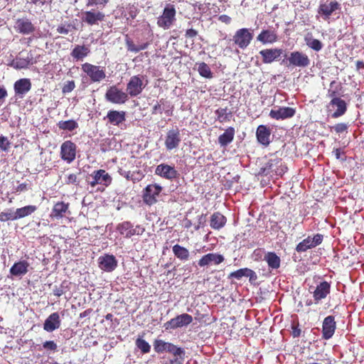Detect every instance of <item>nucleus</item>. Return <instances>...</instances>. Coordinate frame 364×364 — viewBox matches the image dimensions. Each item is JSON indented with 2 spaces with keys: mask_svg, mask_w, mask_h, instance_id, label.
<instances>
[{
  "mask_svg": "<svg viewBox=\"0 0 364 364\" xmlns=\"http://www.w3.org/2000/svg\"><path fill=\"white\" fill-rule=\"evenodd\" d=\"M176 11L173 4H167L157 19V25L164 30L169 29L176 21Z\"/></svg>",
  "mask_w": 364,
  "mask_h": 364,
  "instance_id": "1",
  "label": "nucleus"
},
{
  "mask_svg": "<svg viewBox=\"0 0 364 364\" xmlns=\"http://www.w3.org/2000/svg\"><path fill=\"white\" fill-rule=\"evenodd\" d=\"M145 78V76L141 75L131 77L127 85L128 95L134 97L140 95L148 82L147 80L144 82Z\"/></svg>",
  "mask_w": 364,
  "mask_h": 364,
  "instance_id": "2",
  "label": "nucleus"
},
{
  "mask_svg": "<svg viewBox=\"0 0 364 364\" xmlns=\"http://www.w3.org/2000/svg\"><path fill=\"white\" fill-rule=\"evenodd\" d=\"M82 70L90 77L92 82H100L106 77L105 68L85 63L82 65Z\"/></svg>",
  "mask_w": 364,
  "mask_h": 364,
  "instance_id": "3",
  "label": "nucleus"
},
{
  "mask_svg": "<svg viewBox=\"0 0 364 364\" xmlns=\"http://www.w3.org/2000/svg\"><path fill=\"white\" fill-rule=\"evenodd\" d=\"M193 321L192 316L188 314H181L164 323L166 331H172L176 328L188 326Z\"/></svg>",
  "mask_w": 364,
  "mask_h": 364,
  "instance_id": "4",
  "label": "nucleus"
},
{
  "mask_svg": "<svg viewBox=\"0 0 364 364\" xmlns=\"http://www.w3.org/2000/svg\"><path fill=\"white\" fill-rule=\"evenodd\" d=\"M105 99L109 102L122 105L128 100V94L114 85L107 90Z\"/></svg>",
  "mask_w": 364,
  "mask_h": 364,
  "instance_id": "5",
  "label": "nucleus"
},
{
  "mask_svg": "<svg viewBox=\"0 0 364 364\" xmlns=\"http://www.w3.org/2000/svg\"><path fill=\"white\" fill-rule=\"evenodd\" d=\"M253 33L247 28L238 29L233 36L232 41L241 49H245L251 43Z\"/></svg>",
  "mask_w": 364,
  "mask_h": 364,
  "instance_id": "6",
  "label": "nucleus"
},
{
  "mask_svg": "<svg viewBox=\"0 0 364 364\" xmlns=\"http://www.w3.org/2000/svg\"><path fill=\"white\" fill-rule=\"evenodd\" d=\"M181 142L180 130L178 127L168 130L165 136L164 145L167 151L177 149Z\"/></svg>",
  "mask_w": 364,
  "mask_h": 364,
  "instance_id": "7",
  "label": "nucleus"
},
{
  "mask_svg": "<svg viewBox=\"0 0 364 364\" xmlns=\"http://www.w3.org/2000/svg\"><path fill=\"white\" fill-rule=\"evenodd\" d=\"M341 9V5L336 1L321 0L318 8V14L323 20H328L333 13Z\"/></svg>",
  "mask_w": 364,
  "mask_h": 364,
  "instance_id": "8",
  "label": "nucleus"
},
{
  "mask_svg": "<svg viewBox=\"0 0 364 364\" xmlns=\"http://www.w3.org/2000/svg\"><path fill=\"white\" fill-rule=\"evenodd\" d=\"M162 187L156 183L148 185L143 191L144 202L151 205L157 202L156 197L159 195Z\"/></svg>",
  "mask_w": 364,
  "mask_h": 364,
  "instance_id": "9",
  "label": "nucleus"
},
{
  "mask_svg": "<svg viewBox=\"0 0 364 364\" xmlns=\"http://www.w3.org/2000/svg\"><path fill=\"white\" fill-rule=\"evenodd\" d=\"M100 269L106 272H113L117 267L118 262L113 255L105 254L97 259Z\"/></svg>",
  "mask_w": 364,
  "mask_h": 364,
  "instance_id": "10",
  "label": "nucleus"
},
{
  "mask_svg": "<svg viewBox=\"0 0 364 364\" xmlns=\"http://www.w3.org/2000/svg\"><path fill=\"white\" fill-rule=\"evenodd\" d=\"M76 156V145L71 141H65L60 146V157L68 164L73 162Z\"/></svg>",
  "mask_w": 364,
  "mask_h": 364,
  "instance_id": "11",
  "label": "nucleus"
},
{
  "mask_svg": "<svg viewBox=\"0 0 364 364\" xmlns=\"http://www.w3.org/2000/svg\"><path fill=\"white\" fill-rule=\"evenodd\" d=\"M91 177L92 180L89 183L93 188L97 184L108 186L112 183V177L103 169L95 171Z\"/></svg>",
  "mask_w": 364,
  "mask_h": 364,
  "instance_id": "12",
  "label": "nucleus"
},
{
  "mask_svg": "<svg viewBox=\"0 0 364 364\" xmlns=\"http://www.w3.org/2000/svg\"><path fill=\"white\" fill-rule=\"evenodd\" d=\"M289 65L306 68L310 65L308 55L299 51L291 52L288 58Z\"/></svg>",
  "mask_w": 364,
  "mask_h": 364,
  "instance_id": "13",
  "label": "nucleus"
},
{
  "mask_svg": "<svg viewBox=\"0 0 364 364\" xmlns=\"http://www.w3.org/2000/svg\"><path fill=\"white\" fill-rule=\"evenodd\" d=\"M322 240L323 235L321 234H316L313 237L309 236L297 245L296 250L299 252H306L307 250L320 245Z\"/></svg>",
  "mask_w": 364,
  "mask_h": 364,
  "instance_id": "14",
  "label": "nucleus"
},
{
  "mask_svg": "<svg viewBox=\"0 0 364 364\" xmlns=\"http://www.w3.org/2000/svg\"><path fill=\"white\" fill-rule=\"evenodd\" d=\"M155 174L167 180L172 181L178 176V171L174 166L166 164H161L156 167Z\"/></svg>",
  "mask_w": 364,
  "mask_h": 364,
  "instance_id": "15",
  "label": "nucleus"
},
{
  "mask_svg": "<svg viewBox=\"0 0 364 364\" xmlns=\"http://www.w3.org/2000/svg\"><path fill=\"white\" fill-rule=\"evenodd\" d=\"M225 258L223 255L218 253H208L203 255L198 261V264L200 267L209 265H218L223 262Z\"/></svg>",
  "mask_w": 364,
  "mask_h": 364,
  "instance_id": "16",
  "label": "nucleus"
},
{
  "mask_svg": "<svg viewBox=\"0 0 364 364\" xmlns=\"http://www.w3.org/2000/svg\"><path fill=\"white\" fill-rule=\"evenodd\" d=\"M61 325V319L58 312L50 314L43 323V330L51 333L58 329Z\"/></svg>",
  "mask_w": 364,
  "mask_h": 364,
  "instance_id": "17",
  "label": "nucleus"
},
{
  "mask_svg": "<svg viewBox=\"0 0 364 364\" xmlns=\"http://www.w3.org/2000/svg\"><path fill=\"white\" fill-rule=\"evenodd\" d=\"M105 15L100 11H86L82 13V20L90 26L97 24L99 21H104Z\"/></svg>",
  "mask_w": 364,
  "mask_h": 364,
  "instance_id": "18",
  "label": "nucleus"
},
{
  "mask_svg": "<svg viewBox=\"0 0 364 364\" xmlns=\"http://www.w3.org/2000/svg\"><path fill=\"white\" fill-rule=\"evenodd\" d=\"M282 53L283 50L280 48H267L259 51L262 62L265 64H270L277 60Z\"/></svg>",
  "mask_w": 364,
  "mask_h": 364,
  "instance_id": "19",
  "label": "nucleus"
},
{
  "mask_svg": "<svg viewBox=\"0 0 364 364\" xmlns=\"http://www.w3.org/2000/svg\"><path fill=\"white\" fill-rule=\"evenodd\" d=\"M336 330V322L333 316H328L323 321L322 337L326 339H330L334 334Z\"/></svg>",
  "mask_w": 364,
  "mask_h": 364,
  "instance_id": "20",
  "label": "nucleus"
},
{
  "mask_svg": "<svg viewBox=\"0 0 364 364\" xmlns=\"http://www.w3.org/2000/svg\"><path fill=\"white\" fill-rule=\"evenodd\" d=\"M14 28L17 32L23 35L31 34L35 31L33 24L26 18L17 19Z\"/></svg>",
  "mask_w": 364,
  "mask_h": 364,
  "instance_id": "21",
  "label": "nucleus"
},
{
  "mask_svg": "<svg viewBox=\"0 0 364 364\" xmlns=\"http://www.w3.org/2000/svg\"><path fill=\"white\" fill-rule=\"evenodd\" d=\"M294 114L295 109L289 107H282L277 109H272L269 112L270 117L277 120L288 119L292 117Z\"/></svg>",
  "mask_w": 364,
  "mask_h": 364,
  "instance_id": "22",
  "label": "nucleus"
},
{
  "mask_svg": "<svg viewBox=\"0 0 364 364\" xmlns=\"http://www.w3.org/2000/svg\"><path fill=\"white\" fill-rule=\"evenodd\" d=\"M166 353H168L173 355V358L170 359V361H173L178 364L183 363L186 351L183 348L178 347L173 343H170Z\"/></svg>",
  "mask_w": 364,
  "mask_h": 364,
  "instance_id": "23",
  "label": "nucleus"
},
{
  "mask_svg": "<svg viewBox=\"0 0 364 364\" xmlns=\"http://www.w3.org/2000/svg\"><path fill=\"white\" fill-rule=\"evenodd\" d=\"M331 285L328 282H322L317 285L314 291V298L316 304L325 299L330 294Z\"/></svg>",
  "mask_w": 364,
  "mask_h": 364,
  "instance_id": "24",
  "label": "nucleus"
},
{
  "mask_svg": "<svg viewBox=\"0 0 364 364\" xmlns=\"http://www.w3.org/2000/svg\"><path fill=\"white\" fill-rule=\"evenodd\" d=\"M16 95L23 97L31 88V82L28 78H22L15 82L14 85Z\"/></svg>",
  "mask_w": 364,
  "mask_h": 364,
  "instance_id": "25",
  "label": "nucleus"
},
{
  "mask_svg": "<svg viewBox=\"0 0 364 364\" xmlns=\"http://www.w3.org/2000/svg\"><path fill=\"white\" fill-rule=\"evenodd\" d=\"M33 56L31 55L26 57L22 55V53H19V55L16 56L10 63L9 65L16 70L25 69L28 67L30 64H32Z\"/></svg>",
  "mask_w": 364,
  "mask_h": 364,
  "instance_id": "26",
  "label": "nucleus"
},
{
  "mask_svg": "<svg viewBox=\"0 0 364 364\" xmlns=\"http://www.w3.org/2000/svg\"><path fill=\"white\" fill-rule=\"evenodd\" d=\"M249 277L250 283L255 282L257 279L256 273L249 268H242L230 274L229 278L240 279L242 277Z\"/></svg>",
  "mask_w": 364,
  "mask_h": 364,
  "instance_id": "27",
  "label": "nucleus"
},
{
  "mask_svg": "<svg viewBox=\"0 0 364 364\" xmlns=\"http://www.w3.org/2000/svg\"><path fill=\"white\" fill-rule=\"evenodd\" d=\"M257 41L262 44H272L277 41V35L274 30L264 29L257 36Z\"/></svg>",
  "mask_w": 364,
  "mask_h": 364,
  "instance_id": "28",
  "label": "nucleus"
},
{
  "mask_svg": "<svg viewBox=\"0 0 364 364\" xmlns=\"http://www.w3.org/2000/svg\"><path fill=\"white\" fill-rule=\"evenodd\" d=\"M29 263L26 260L15 262L10 268V274L14 277H22L28 272Z\"/></svg>",
  "mask_w": 364,
  "mask_h": 364,
  "instance_id": "29",
  "label": "nucleus"
},
{
  "mask_svg": "<svg viewBox=\"0 0 364 364\" xmlns=\"http://www.w3.org/2000/svg\"><path fill=\"white\" fill-rule=\"evenodd\" d=\"M125 116L126 113L124 111L109 110L105 119H107L109 124L114 126H119L125 121Z\"/></svg>",
  "mask_w": 364,
  "mask_h": 364,
  "instance_id": "30",
  "label": "nucleus"
},
{
  "mask_svg": "<svg viewBox=\"0 0 364 364\" xmlns=\"http://www.w3.org/2000/svg\"><path fill=\"white\" fill-rule=\"evenodd\" d=\"M256 136L258 141L262 145L267 146L269 144L271 132L267 126L259 125L257 129Z\"/></svg>",
  "mask_w": 364,
  "mask_h": 364,
  "instance_id": "31",
  "label": "nucleus"
},
{
  "mask_svg": "<svg viewBox=\"0 0 364 364\" xmlns=\"http://www.w3.org/2000/svg\"><path fill=\"white\" fill-rule=\"evenodd\" d=\"M69 204L64 202L56 203L52 210L50 217L59 220L63 218L68 211Z\"/></svg>",
  "mask_w": 364,
  "mask_h": 364,
  "instance_id": "32",
  "label": "nucleus"
},
{
  "mask_svg": "<svg viewBox=\"0 0 364 364\" xmlns=\"http://www.w3.org/2000/svg\"><path fill=\"white\" fill-rule=\"evenodd\" d=\"M333 107L336 108V110L332 114L334 118L339 117L345 114L346 112V103L340 97H334L331 100L330 103Z\"/></svg>",
  "mask_w": 364,
  "mask_h": 364,
  "instance_id": "33",
  "label": "nucleus"
},
{
  "mask_svg": "<svg viewBox=\"0 0 364 364\" xmlns=\"http://www.w3.org/2000/svg\"><path fill=\"white\" fill-rule=\"evenodd\" d=\"M280 164V159L274 158L269 159L266 164L261 167L259 171V175L268 176L273 173L276 167Z\"/></svg>",
  "mask_w": 364,
  "mask_h": 364,
  "instance_id": "34",
  "label": "nucleus"
},
{
  "mask_svg": "<svg viewBox=\"0 0 364 364\" xmlns=\"http://www.w3.org/2000/svg\"><path fill=\"white\" fill-rule=\"evenodd\" d=\"M226 222V218L220 213L216 212L210 216V226L214 230H220L225 226Z\"/></svg>",
  "mask_w": 364,
  "mask_h": 364,
  "instance_id": "35",
  "label": "nucleus"
},
{
  "mask_svg": "<svg viewBox=\"0 0 364 364\" xmlns=\"http://www.w3.org/2000/svg\"><path fill=\"white\" fill-rule=\"evenodd\" d=\"M234 136L235 129L230 127L218 137V143L221 146H226L232 141Z\"/></svg>",
  "mask_w": 364,
  "mask_h": 364,
  "instance_id": "36",
  "label": "nucleus"
},
{
  "mask_svg": "<svg viewBox=\"0 0 364 364\" xmlns=\"http://www.w3.org/2000/svg\"><path fill=\"white\" fill-rule=\"evenodd\" d=\"M264 260L267 263L270 269H276L280 267V258L272 252H267L264 257Z\"/></svg>",
  "mask_w": 364,
  "mask_h": 364,
  "instance_id": "37",
  "label": "nucleus"
},
{
  "mask_svg": "<svg viewBox=\"0 0 364 364\" xmlns=\"http://www.w3.org/2000/svg\"><path fill=\"white\" fill-rule=\"evenodd\" d=\"M89 53L90 50L87 47L77 45L73 49L71 52V56L73 58V59L79 60L85 58Z\"/></svg>",
  "mask_w": 364,
  "mask_h": 364,
  "instance_id": "38",
  "label": "nucleus"
},
{
  "mask_svg": "<svg viewBox=\"0 0 364 364\" xmlns=\"http://www.w3.org/2000/svg\"><path fill=\"white\" fill-rule=\"evenodd\" d=\"M37 210V207L33 205H26L16 210L17 220L23 218L26 216L31 215Z\"/></svg>",
  "mask_w": 364,
  "mask_h": 364,
  "instance_id": "39",
  "label": "nucleus"
},
{
  "mask_svg": "<svg viewBox=\"0 0 364 364\" xmlns=\"http://www.w3.org/2000/svg\"><path fill=\"white\" fill-rule=\"evenodd\" d=\"M174 255L182 261H187L189 258V251L184 247L175 245L172 247Z\"/></svg>",
  "mask_w": 364,
  "mask_h": 364,
  "instance_id": "40",
  "label": "nucleus"
},
{
  "mask_svg": "<svg viewBox=\"0 0 364 364\" xmlns=\"http://www.w3.org/2000/svg\"><path fill=\"white\" fill-rule=\"evenodd\" d=\"M133 225L128 221L120 223L117 226V230L121 235H124L127 238H130L133 236L132 230Z\"/></svg>",
  "mask_w": 364,
  "mask_h": 364,
  "instance_id": "41",
  "label": "nucleus"
},
{
  "mask_svg": "<svg viewBox=\"0 0 364 364\" xmlns=\"http://www.w3.org/2000/svg\"><path fill=\"white\" fill-rule=\"evenodd\" d=\"M305 42L308 47L315 51H320L323 48L322 43L319 40L314 38L311 36H306Z\"/></svg>",
  "mask_w": 364,
  "mask_h": 364,
  "instance_id": "42",
  "label": "nucleus"
},
{
  "mask_svg": "<svg viewBox=\"0 0 364 364\" xmlns=\"http://www.w3.org/2000/svg\"><path fill=\"white\" fill-rule=\"evenodd\" d=\"M170 343L164 340L156 339L154 342V349L157 353H166Z\"/></svg>",
  "mask_w": 364,
  "mask_h": 364,
  "instance_id": "43",
  "label": "nucleus"
},
{
  "mask_svg": "<svg viewBox=\"0 0 364 364\" xmlns=\"http://www.w3.org/2000/svg\"><path fill=\"white\" fill-rule=\"evenodd\" d=\"M58 126L60 129L71 132L77 128L78 124L75 120L70 119L66 121H60L58 123Z\"/></svg>",
  "mask_w": 364,
  "mask_h": 364,
  "instance_id": "44",
  "label": "nucleus"
},
{
  "mask_svg": "<svg viewBox=\"0 0 364 364\" xmlns=\"http://www.w3.org/2000/svg\"><path fill=\"white\" fill-rule=\"evenodd\" d=\"M198 71L203 77L208 79L213 77V73L211 72L210 67L205 63H198Z\"/></svg>",
  "mask_w": 364,
  "mask_h": 364,
  "instance_id": "45",
  "label": "nucleus"
},
{
  "mask_svg": "<svg viewBox=\"0 0 364 364\" xmlns=\"http://www.w3.org/2000/svg\"><path fill=\"white\" fill-rule=\"evenodd\" d=\"M136 346L141 350L142 353H148L151 350L149 343L141 338H137L135 341Z\"/></svg>",
  "mask_w": 364,
  "mask_h": 364,
  "instance_id": "46",
  "label": "nucleus"
},
{
  "mask_svg": "<svg viewBox=\"0 0 364 364\" xmlns=\"http://www.w3.org/2000/svg\"><path fill=\"white\" fill-rule=\"evenodd\" d=\"M17 220L16 210L9 209L6 211L0 213V221Z\"/></svg>",
  "mask_w": 364,
  "mask_h": 364,
  "instance_id": "47",
  "label": "nucleus"
},
{
  "mask_svg": "<svg viewBox=\"0 0 364 364\" xmlns=\"http://www.w3.org/2000/svg\"><path fill=\"white\" fill-rule=\"evenodd\" d=\"M109 0H87V7H95L97 9H102L108 4Z\"/></svg>",
  "mask_w": 364,
  "mask_h": 364,
  "instance_id": "48",
  "label": "nucleus"
},
{
  "mask_svg": "<svg viewBox=\"0 0 364 364\" xmlns=\"http://www.w3.org/2000/svg\"><path fill=\"white\" fill-rule=\"evenodd\" d=\"M43 349L47 353H55L58 351V345L53 341H46L42 344Z\"/></svg>",
  "mask_w": 364,
  "mask_h": 364,
  "instance_id": "49",
  "label": "nucleus"
},
{
  "mask_svg": "<svg viewBox=\"0 0 364 364\" xmlns=\"http://www.w3.org/2000/svg\"><path fill=\"white\" fill-rule=\"evenodd\" d=\"M215 114L218 117V119L220 122H224L227 120H228V109L227 108H220L218 109L215 111Z\"/></svg>",
  "mask_w": 364,
  "mask_h": 364,
  "instance_id": "50",
  "label": "nucleus"
},
{
  "mask_svg": "<svg viewBox=\"0 0 364 364\" xmlns=\"http://www.w3.org/2000/svg\"><path fill=\"white\" fill-rule=\"evenodd\" d=\"M72 26L70 23H61L57 28V31L58 33L67 35L71 31Z\"/></svg>",
  "mask_w": 364,
  "mask_h": 364,
  "instance_id": "51",
  "label": "nucleus"
},
{
  "mask_svg": "<svg viewBox=\"0 0 364 364\" xmlns=\"http://www.w3.org/2000/svg\"><path fill=\"white\" fill-rule=\"evenodd\" d=\"M10 147V142L6 136H0V150L8 151Z\"/></svg>",
  "mask_w": 364,
  "mask_h": 364,
  "instance_id": "52",
  "label": "nucleus"
},
{
  "mask_svg": "<svg viewBox=\"0 0 364 364\" xmlns=\"http://www.w3.org/2000/svg\"><path fill=\"white\" fill-rule=\"evenodd\" d=\"M75 87V84L73 80L68 81L66 83L64 84L62 92L64 94L69 93L72 92Z\"/></svg>",
  "mask_w": 364,
  "mask_h": 364,
  "instance_id": "53",
  "label": "nucleus"
},
{
  "mask_svg": "<svg viewBox=\"0 0 364 364\" xmlns=\"http://www.w3.org/2000/svg\"><path fill=\"white\" fill-rule=\"evenodd\" d=\"M126 46H127V48L129 51L135 53L139 52L138 46H136L134 43V42L129 38H126Z\"/></svg>",
  "mask_w": 364,
  "mask_h": 364,
  "instance_id": "54",
  "label": "nucleus"
},
{
  "mask_svg": "<svg viewBox=\"0 0 364 364\" xmlns=\"http://www.w3.org/2000/svg\"><path fill=\"white\" fill-rule=\"evenodd\" d=\"M65 182L66 184H79V181L77 180V175L75 173H70L68 175L65 179Z\"/></svg>",
  "mask_w": 364,
  "mask_h": 364,
  "instance_id": "55",
  "label": "nucleus"
},
{
  "mask_svg": "<svg viewBox=\"0 0 364 364\" xmlns=\"http://www.w3.org/2000/svg\"><path fill=\"white\" fill-rule=\"evenodd\" d=\"M333 128L337 134H341L347 130L348 125L345 123H339L336 124Z\"/></svg>",
  "mask_w": 364,
  "mask_h": 364,
  "instance_id": "56",
  "label": "nucleus"
},
{
  "mask_svg": "<svg viewBox=\"0 0 364 364\" xmlns=\"http://www.w3.org/2000/svg\"><path fill=\"white\" fill-rule=\"evenodd\" d=\"M287 169V168L283 166L282 161H280V164L278 165L277 167H276L274 173L277 176H282L285 173Z\"/></svg>",
  "mask_w": 364,
  "mask_h": 364,
  "instance_id": "57",
  "label": "nucleus"
},
{
  "mask_svg": "<svg viewBox=\"0 0 364 364\" xmlns=\"http://www.w3.org/2000/svg\"><path fill=\"white\" fill-rule=\"evenodd\" d=\"M53 292L55 296L60 297L65 293L63 285L61 284L60 287L55 286Z\"/></svg>",
  "mask_w": 364,
  "mask_h": 364,
  "instance_id": "58",
  "label": "nucleus"
},
{
  "mask_svg": "<svg viewBox=\"0 0 364 364\" xmlns=\"http://www.w3.org/2000/svg\"><path fill=\"white\" fill-rule=\"evenodd\" d=\"M163 99H161L159 102H156V104L153 107L151 114H155L157 113H162L163 109L161 106V103H163Z\"/></svg>",
  "mask_w": 364,
  "mask_h": 364,
  "instance_id": "59",
  "label": "nucleus"
},
{
  "mask_svg": "<svg viewBox=\"0 0 364 364\" xmlns=\"http://www.w3.org/2000/svg\"><path fill=\"white\" fill-rule=\"evenodd\" d=\"M119 173L122 176L126 178L127 180H133L132 176L133 174L131 173L130 171H127L125 170H123L122 168H119L118 171Z\"/></svg>",
  "mask_w": 364,
  "mask_h": 364,
  "instance_id": "60",
  "label": "nucleus"
},
{
  "mask_svg": "<svg viewBox=\"0 0 364 364\" xmlns=\"http://www.w3.org/2000/svg\"><path fill=\"white\" fill-rule=\"evenodd\" d=\"M132 230H133V232H132L133 236L135 235H141L144 232V229L139 225H136L135 228H134V227L132 228Z\"/></svg>",
  "mask_w": 364,
  "mask_h": 364,
  "instance_id": "61",
  "label": "nucleus"
},
{
  "mask_svg": "<svg viewBox=\"0 0 364 364\" xmlns=\"http://www.w3.org/2000/svg\"><path fill=\"white\" fill-rule=\"evenodd\" d=\"M301 329L299 328L298 326H292V333L291 335L294 338H298L301 334Z\"/></svg>",
  "mask_w": 364,
  "mask_h": 364,
  "instance_id": "62",
  "label": "nucleus"
},
{
  "mask_svg": "<svg viewBox=\"0 0 364 364\" xmlns=\"http://www.w3.org/2000/svg\"><path fill=\"white\" fill-rule=\"evenodd\" d=\"M198 35V31L193 28L188 29L186 32V36L188 38H194Z\"/></svg>",
  "mask_w": 364,
  "mask_h": 364,
  "instance_id": "63",
  "label": "nucleus"
},
{
  "mask_svg": "<svg viewBox=\"0 0 364 364\" xmlns=\"http://www.w3.org/2000/svg\"><path fill=\"white\" fill-rule=\"evenodd\" d=\"M7 95L6 88L3 85H0V100H4Z\"/></svg>",
  "mask_w": 364,
  "mask_h": 364,
  "instance_id": "64",
  "label": "nucleus"
}]
</instances>
